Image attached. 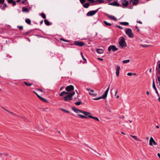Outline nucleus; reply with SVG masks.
Listing matches in <instances>:
<instances>
[{
    "label": "nucleus",
    "mask_w": 160,
    "mask_h": 160,
    "mask_svg": "<svg viewBox=\"0 0 160 160\" xmlns=\"http://www.w3.org/2000/svg\"><path fill=\"white\" fill-rule=\"evenodd\" d=\"M75 94V92H74L69 93V92H67L66 91H63L59 94V95L60 96H62L64 95L67 94L65 97H63L62 99L65 101H69L72 99V97Z\"/></svg>",
    "instance_id": "obj_1"
},
{
    "label": "nucleus",
    "mask_w": 160,
    "mask_h": 160,
    "mask_svg": "<svg viewBox=\"0 0 160 160\" xmlns=\"http://www.w3.org/2000/svg\"><path fill=\"white\" fill-rule=\"evenodd\" d=\"M72 109L75 112L77 113L81 112L83 113L85 115V116L79 114H78V116H79L82 119L88 118V117L87 116L88 115V114H91V113L90 112L79 110L78 109L73 107L72 108Z\"/></svg>",
    "instance_id": "obj_2"
},
{
    "label": "nucleus",
    "mask_w": 160,
    "mask_h": 160,
    "mask_svg": "<svg viewBox=\"0 0 160 160\" xmlns=\"http://www.w3.org/2000/svg\"><path fill=\"white\" fill-rule=\"evenodd\" d=\"M109 87H110V85L109 86L108 88L105 92L103 94H102L100 97L97 98H93V99L94 100H98L100 99L101 98H103V99L106 98L107 97V95L108 94V92L109 90Z\"/></svg>",
    "instance_id": "obj_3"
},
{
    "label": "nucleus",
    "mask_w": 160,
    "mask_h": 160,
    "mask_svg": "<svg viewBox=\"0 0 160 160\" xmlns=\"http://www.w3.org/2000/svg\"><path fill=\"white\" fill-rule=\"evenodd\" d=\"M125 32L126 34L130 38H132L133 37L134 35L131 29L127 28L125 31Z\"/></svg>",
    "instance_id": "obj_4"
},
{
    "label": "nucleus",
    "mask_w": 160,
    "mask_h": 160,
    "mask_svg": "<svg viewBox=\"0 0 160 160\" xmlns=\"http://www.w3.org/2000/svg\"><path fill=\"white\" fill-rule=\"evenodd\" d=\"M121 39L119 42V44L122 48L125 47L127 46V44L125 41V39L123 37H121Z\"/></svg>",
    "instance_id": "obj_5"
},
{
    "label": "nucleus",
    "mask_w": 160,
    "mask_h": 160,
    "mask_svg": "<svg viewBox=\"0 0 160 160\" xmlns=\"http://www.w3.org/2000/svg\"><path fill=\"white\" fill-rule=\"evenodd\" d=\"M118 48L115 45H111L108 48V51L110 52L112 50L113 52H115L118 50Z\"/></svg>",
    "instance_id": "obj_6"
},
{
    "label": "nucleus",
    "mask_w": 160,
    "mask_h": 160,
    "mask_svg": "<svg viewBox=\"0 0 160 160\" xmlns=\"http://www.w3.org/2000/svg\"><path fill=\"white\" fill-rule=\"evenodd\" d=\"M99 8L97 9L96 10L90 11L87 13L88 16H92L94 15L98 10Z\"/></svg>",
    "instance_id": "obj_7"
},
{
    "label": "nucleus",
    "mask_w": 160,
    "mask_h": 160,
    "mask_svg": "<svg viewBox=\"0 0 160 160\" xmlns=\"http://www.w3.org/2000/svg\"><path fill=\"white\" fill-rule=\"evenodd\" d=\"M74 89V86L72 85H69L66 87L65 88L66 90L67 91V92H69L73 90Z\"/></svg>",
    "instance_id": "obj_8"
},
{
    "label": "nucleus",
    "mask_w": 160,
    "mask_h": 160,
    "mask_svg": "<svg viewBox=\"0 0 160 160\" xmlns=\"http://www.w3.org/2000/svg\"><path fill=\"white\" fill-rule=\"evenodd\" d=\"M74 42L76 45L80 47L83 46L85 45V44L83 42L81 41H75Z\"/></svg>",
    "instance_id": "obj_9"
},
{
    "label": "nucleus",
    "mask_w": 160,
    "mask_h": 160,
    "mask_svg": "<svg viewBox=\"0 0 160 160\" xmlns=\"http://www.w3.org/2000/svg\"><path fill=\"white\" fill-rule=\"evenodd\" d=\"M152 143H153L154 145H157V143L155 142L152 137H151L149 140V145L150 146H152L153 145Z\"/></svg>",
    "instance_id": "obj_10"
},
{
    "label": "nucleus",
    "mask_w": 160,
    "mask_h": 160,
    "mask_svg": "<svg viewBox=\"0 0 160 160\" xmlns=\"http://www.w3.org/2000/svg\"><path fill=\"white\" fill-rule=\"evenodd\" d=\"M121 2L122 6L124 7H127L129 4L128 1L126 0H121Z\"/></svg>",
    "instance_id": "obj_11"
},
{
    "label": "nucleus",
    "mask_w": 160,
    "mask_h": 160,
    "mask_svg": "<svg viewBox=\"0 0 160 160\" xmlns=\"http://www.w3.org/2000/svg\"><path fill=\"white\" fill-rule=\"evenodd\" d=\"M129 2L130 3L132 2L133 5L136 6L138 4L139 0H130Z\"/></svg>",
    "instance_id": "obj_12"
},
{
    "label": "nucleus",
    "mask_w": 160,
    "mask_h": 160,
    "mask_svg": "<svg viewBox=\"0 0 160 160\" xmlns=\"http://www.w3.org/2000/svg\"><path fill=\"white\" fill-rule=\"evenodd\" d=\"M109 4L112 6H117L118 7L121 6V5H120L119 3H118L116 1H114L113 2L110 3Z\"/></svg>",
    "instance_id": "obj_13"
},
{
    "label": "nucleus",
    "mask_w": 160,
    "mask_h": 160,
    "mask_svg": "<svg viewBox=\"0 0 160 160\" xmlns=\"http://www.w3.org/2000/svg\"><path fill=\"white\" fill-rule=\"evenodd\" d=\"M158 66H157L156 70L157 71L160 72V61H158L157 62Z\"/></svg>",
    "instance_id": "obj_14"
},
{
    "label": "nucleus",
    "mask_w": 160,
    "mask_h": 160,
    "mask_svg": "<svg viewBox=\"0 0 160 160\" xmlns=\"http://www.w3.org/2000/svg\"><path fill=\"white\" fill-rule=\"evenodd\" d=\"M87 116L88 117V118H92L96 121H99V119L97 117H92V116L90 115V114H88V115H87Z\"/></svg>",
    "instance_id": "obj_15"
},
{
    "label": "nucleus",
    "mask_w": 160,
    "mask_h": 160,
    "mask_svg": "<svg viewBox=\"0 0 160 160\" xmlns=\"http://www.w3.org/2000/svg\"><path fill=\"white\" fill-rule=\"evenodd\" d=\"M87 90L88 91H90L91 92H89V94L90 95H94V96H96V95H97V94L96 93H93V92H94L93 90L90 89H89L88 88H87Z\"/></svg>",
    "instance_id": "obj_16"
},
{
    "label": "nucleus",
    "mask_w": 160,
    "mask_h": 160,
    "mask_svg": "<svg viewBox=\"0 0 160 160\" xmlns=\"http://www.w3.org/2000/svg\"><path fill=\"white\" fill-rule=\"evenodd\" d=\"M120 69V67L119 66H117L116 70V74L117 76L118 77L119 75V71Z\"/></svg>",
    "instance_id": "obj_17"
},
{
    "label": "nucleus",
    "mask_w": 160,
    "mask_h": 160,
    "mask_svg": "<svg viewBox=\"0 0 160 160\" xmlns=\"http://www.w3.org/2000/svg\"><path fill=\"white\" fill-rule=\"evenodd\" d=\"M107 16L109 18L113 20L116 21L117 20V18L113 16L110 15L109 14H107Z\"/></svg>",
    "instance_id": "obj_18"
},
{
    "label": "nucleus",
    "mask_w": 160,
    "mask_h": 160,
    "mask_svg": "<svg viewBox=\"0 0 160 160\" xmlns=\"http://www.w3.org/2000/svg\"><path fill=\"white\" fill-rule=\"evenodd\" d=\"M96 51L97 53L99 54H102L104 52L103 50L102 49H97Z\"/></svg>",
    "instance_id": "obj_19"
},
{
    "label": "nucleus",
    "mask_w": 160,
    "mask_h": 160,
    "mask_svg": "<svg viewBox=\"0 0 160 160\" xmlns=\"http://www.w3.org/2000/svg\"><path fill=\"white\" fill-rule=\"evenodd\" d=\"M22 11L23 12H29V9L25 7H23L22 9Z\"/></svg>",
    "instance_id": "obj_20"
},
{
    "label": "nucleus",
    "mask_w": 160,
    "mask_h": 160,
    "mask_svg": "<svg viewBox=\"0 0 160 160\" xmlns=\"http://www.w3.org/2000/svg\"><path fill=\"white\" fill-rule=\"evenodd\" d=\"M106 108L109 112H112V111L111 110V108L108 105L106 104Z\"/></svg>",
    "instance_id": "obj_21"
},
{
    "label": "nucleus",
    "mask_w": 160,
    "mask_h": 160,
    "mask_svg": "<svg viewBox=\"0 0 160 160\" xmlns=\"http://www.w3.org/2000/svg\"><path fill=\"white\" fill-rule=\"evenodd\" d=\"M120 24L121 25L127 26L129 25V23L127 22H121L120 23Z\"/></svg>",
    "instance_id": "obj_22"
},
{
    "label": "nucleus",
    "mask_w": 160,
    "mask_h": 160,
    "mask_svg": "<svg viewBox=\"0 0 160 160\" xmlns=\"http://www.w3.org/2000/svg\"><path fill=\"white\" fill-rule=\"evenodd\" d=\"M130 136L131 137L133 138L135 140L138 141H141V140L140 139H139L137 138V137L136 136H133V135H130Z\"/></svg>",
    "instance_id": "obj_23"
},
{
    "label": "nucleus",
    "mask_w": 160,
    "mask_h": 160,
    "mask_svg": "<svg viewBox=\"0 0 160 160\" xmlns=\"http://www.w3.org/2000/svg\"><path fill=\"white\" fill-rule=\"evenodd\" d=\"M8 154L7 153H0V156L3 158H4L5 156H8Z\"/></svg>",
    "instance_id": "obj_24"
},
{
    "label": "nucleus",
    "mask_w": 160,
    "mask_h": 160,
    "mask_svg": "<svg viewBox=\"0 0 160 160\" xmlns=\"http://www.w3.org/2000/svg\"><path fill=\"white\" fill-rule=\"evenodd\" d=\"M89 5L90 4L89 3H86L84 4L83 5V6L84 8H87L89 7Z\"/></svg>",
    "instance_id": "obj_25"
},
{
    "label": "nucleus",
    "mask_w": 160,
    "mask_h": 160,
    "mask_svg": "<svg viewBox=\"0 0 160 160\" xmlns=\"http://www.w3.org/2000/svg\"><path fill=\"white\" fill-rule=\"evenodd\" d=\"M25 22L27 23L29 25H30L31 24V21L30 19H26L25 20Z\"/></svg>",
    "instance_id": "obj_26"
},
{
    "label": "nucleus",
    "mask_w": 160,
    "mask_h": 160,
    "mask_svg": "<svg viewBox=\"0 0 160 160\" xmlns=\"http://www.w3.org/2000/svg\"><path fill=\"white\" fill-rule=\"evenodd\" d=\"M44 21L46 25L48 26L50 25V22L48 20L45 19Z\"/></svg>",
    "instance_id": "obj_27"
},
{
    "label": "nucleus",
    "mask_w": 160,
    "mask_h": 160,
    "mask_svg": "<svg viewBox=\"0 0 160 160\" xmlns=\"http://www.w3.org/2000/svg\"><path fill=\"white\" fill-rule=\"evenodd\" d=\"M152 87L154 90H156L157 89L155 85V83L154 81L153 80L152 82Z\"/></svg>",
    "instance_id": "obj_28"
},
{
    "label": "nucleus",
    "mask_w": 160,
    "mask_h": 160,
    "mask_svg": "<svg viewBox=\"0 0 160 160\" xmlns=\"http://www.w3.org/2000/svg\"><path fill=\"white\" fill-rule=\"evenodd\" d=\"M104 23L107 26H110L112 25V24L110 23H108L106 21H104Z\"/></svg>",
    "instance_id": "obj_29"
},
{
    "label": "nucleus",
    "mask_w": 160,
    "mask_h": 160,
    "mask_svg": "<svg viewBox=\"0 0 160 160\" xmlns=\"http://www.w3.org/2000/svg\"><path fill=\"white\" fill-rule=\"evenodd\" d=\"M130 61V60L127 59V60H123L122 61V63L124 64L127 63L129 62Z\"/></svg>",
    "instance_id": "obj_30"
},
{
    "label": "nucleus",
    "mask_w": 160,
    "mask_h": 160,
    "mask_svg": "<svg viewBox=\"0 0 160 160\" xmlns=\"http://www.w3.org/2000/svg\"><path fill=\"white\" fill-rule=\"evenodd\" d=\"M41 15L43 19H45L46 18V15L44 13H42L41 14Z\"/></svg>",
    "instance_id": "obj_31"
},
{
    "label": "nucleus",
    "mask_w": 160,
    "mask_h": 160,
    "mask_svg": "<svg viewBox=\"0 0 160 160\" xmlns=\"http://www.w3.org/2000/svg\"><path fill=\"white\" fill-rule=\"evenodd\" d=\"M23 82L25 83V84L26 86H31L32 85V83H28V82Z\"/></svg>",
    "instance_id": "obj_32"
},
{
    "label": "nucleus",
    "mask_w": 160,
    "mask_h": 160,
    "mask_svg": "<svg viewBox=\"0 0 160 160\" xmlns=\"http://www.w3.org/2000/svg\"><path fill=\"white\" fill-rule=\"evenodd\" d=\"M82 102L81 101L76 102H75V104L77 105H79L80 104H82Z\"/></svg>",
    "instance_id": "obj_33"
},
{
    "label": "nucleus",
    "mask_w": 160,
    "mask_h": 160,
    "mask_svg": "<svg viewBox=\"0 0 160 160\" xmlns=\"http://www.w3.org/2000/svg\"><path fill=\"white\" fill-rule=\"evenodd\" d=\"M61 110L64 112H66V113H69V111L67 110H66L64 109H63V108H61Z\"/></svg>",
    "instance_id": "obj_34"
},
{
    "label": "nucleus",
    "mask_w": 160,
    "mask_h": 160,
    "mask_svg": "<svg viewBox=\"0 0 160 160\" xmlns=\"http://www.w3.org/2000/svg\"><path fill=\"white\" fill-rule=\"evenodd\" d=\"M40 99L41 100H42V101L44 102H47V100L45 98H42V97H40Z\"/></svg>",
    "instance_id": "obj_35"
},
{
    "label": "nucleus",
    "mask_w": 160,
    "mask_h": 160,
    "mask_svg": "<svg viewBox=\"0 0 160 160\" xmlns=\"http://www.w3.org/2000/svg\"><path fill=\"white\" fill-rule=\"evenodd\" d=\"M7 7V5L5 3H4L3 4L2 7L1 8V9L2 10L4 9L5 8H6Z\"/></svg>",
    "instance_id": "obj_36"
},
{
    "label": "nucleus",
    "mask_w": 160,
    "mask_h": 160,
    "mask_svg": "<svg viewBox=\"0 0 160 160\" xmlns=\"http://www.w3.org/2000/svg\"><path fill=\"white\" fill-rule=\"evenodd\" d=\"M159 74L160 75V71L159 72ZM157 79H158V80L159 82V86H160V76H157Z\"/></svg>",
    "instance_id": "obj_37"
},
{
    "label": "nucleus",
    "mask_w": 160,
    "mask_h": 160,
    "mask_svg": "<svg viewBox=\"0 0 160 160\" xmlns=\"http://www.w3.org/2000/svg\"><path fill=\"white\" fill-rule=\"evenodd\" d=\"M7 0V1L9 3H12L13 1V0Z\"/></svg>",
    "instance_id": "obj_38"
},
{
    "label": "nucleus",
    "mask_w": 160,
    "mask_h": 160,
    "mask_svg": "<svg viewBox=\"0 0 160 160\" xmlns=\"http://www.w3.org/2000/svg\"><path fill=\"white\" fill-rule=\"evenodd\" d=\"M96 1H98L100 3H102L104 2V1L102 0H96Z\"/></svg>",
    "instance_id": "obj_39"
},
{
    "label": "nucleus",
    "mask_w": 160,
    "mask_h": 160,
    "mask_svg": "<svg viewBox=\"0 0 160 160\" xmlns=\"http://www.w3.org/2000/svg\"><path fill=\"white\" fill-rule=\"evenodd\" d=\"M80 0V2L82 4H83L85 1V0Z\"/></svg>",
    "instance_id": "obj_40"
},
{
    "label": "nucleus",
    "mask_w": 160,
    "mask_h": 160,
    "mask_svg": "<svg viewBox=\"0 0 160 160\" xmlns=\"http://www.w3.org/2000/svg\"><path fill=\"white\" fill-rule=\"evenodd\" d=\"M60 40H62L64 42H69V41L68 40H66L63 38H61L60 39Z\"/></svg>",
    "instance_id": "obj_41"
},
{
    "label": "nucleus",
    "mask_w": 160,
    "mask_h": 160,
    "mask_svg": "<svg viewBox=\"0 0 160 160\" xmlns=\"http://www.w3.org/2000/svg\"><path fill=\"white\" fill-rule=\"evenodd\" d=\"M133 74L132 72H128L127 73V75L129 76H131Z\"/></svg>",
    "instance_id": "obj_42"
},
{
    "label": "nucleus",
    "mask_w": 160,
    "mask_h": 160,
    "mask_svg": "<svg viewBox=\"0 0 160 160\" xmlns=\"http://www.w3.org/2000/svg\"><path fill=\"white\" fill-rule=\"evenodd\" d=\"M81 55L83 59L84 60H86V59L84 58V57L83 55V53L82 52L81 53Z\"/></svg>",
    "instance_id": "obj_43"
},
{
    "label": "nucleus",
    "mask_w": 160,
    "mask_h": 160,
    "mask_svg": "<svg viewBox=\"0 0 160 160\" xmlns=\"http://www.w3.org/2000/svg\"><path fill=\"white\" fill-rule=\"evenodd\" d=\"M4 0H0V3L3 4L4 3Z\"/></svg>",
    "instance_id": "obj_44"
},
{
    "label": "nucleus",
    "mask_w": 160,
    "mask_h": 160,
    "mask_svg": "<svg viewBox=\"0 0 160 160\" xmlns=\"http://www.w3.org/2000/svg\"><path fill=\"white\" fill-rule=\"evenodd\" d=\"M12 3L13 6H15L16 5V2L15 1H13Z\"/></svg>",
    "instance_id": "obj_45"
},
{
    "label": "nucleus",
    "mask_w": 160,
    "mask_h": 160,
    "mask_svg": "<svg viewBox=\"0 0 160 160\" xmlns=\"http://www.w3.org/2000/svg\"><path fill=\"white\" fill-rule=\"evenodd\" d=\"M117 27H118V28H119L120 29H123V28L121 26H117Z\"/></svg>",
    "instance_id": "obj_46"
},
{
    "label": "nucleus",
    "mask_w": 160,
    "mask_h": 160,
    "mask_svg": "<svg viewBox=\"0 0 160 160\" xmlns=\"http://www.w3.org/2000/svg\"><path fill=\"white\" fill-rule=\"evenodd\" d=\"M6 111L7 112H8L10 114H12V112H11L10 111H9L7 110H6Z\"/></svg>",
    "instance_id": "obj_47"
},
{
    "label": "nucleus",
    "mask_w": 160,
    "mask_h": 160,
    "mask_svg": "<svg viewBox=\"0 0 160 160\" xmlns=\"http://www.w3.org/2000/svg\"><path fill=\"white\" fill-rule=\"evenodd\" d=\"M36 94L37 95V96H38V97L40 98V97H41L37 93L35 92Z\"/></svg>",
    "instance_id": "obj_48"
},
{
    "label": "nucleus",
    "mask_w": 160,
    "mask_h": 160,
    "mask_svg": "<svg viewBox=\"0 0 160 160\" xmlns=\"http://www.w3.org/2000/svg\"><path fill=\"white\" fill-rule=\"evenodd\" d=\"M98 59L100 61H103V59L100 58H98Z\"/></svg>",
    "instance_id": "obj_49"
},
{
    "label": "nucleus",
    "mask_w": 160,
    "mask_h": 160,
    "mask_svg": "<svg viewBox=\"0 0 160 160\" xmlns=\"http://www.w3.org/2000/svg\"><path fill=\"white\" fill-rule=\"evenodd\" d=\"M135 28H136V29H137V31H138H138H139L140 29H139V28H138V26H136L135 27Z\"/></svg>",
    "instance_id": "obj_50"
},
{
    "label": "nucleus",
    "mask_w": 160,
    "mask_h": 160,
    "mask_svg": "<svg viewBox=\"0 0 160 160\" xmlns=\"http://www.w3.org/2000/svg\"><path fill=\"white\" fill-rule=\"evenodd\" d=\"M137 22L140 24H142V22L141 21H137Z\"/></svg>",
    "instance_id": "obj_51"
},
{
    "label": "nucleus",
    "mask_w": 160,
    "mask_h": 160,
    "mask_svg": "<svg viewBox=\"0 0 160 160\" xmlns=\"http://www.w3.org/2000/svg\"><path fill=\"white\" fill-rule=\"evenodd\" d=\"M155 90V91L156 93L158 95V96H159L158 93V91L157 89L156 90Z\"/></svg>",
    "instance_id": "obj_52"
},
{
    "label": "nucleus",
    "mask_w": 160,
    "mask_h": 160,
    "mask_svg": "<svg viewBox=\"0 0 160 160\" xmlns=\"http://www.w3.org/2000/svg\"><path fill=\"white\" fill-rule=\"evenodd\" d=\"M90 1L92 3H93L94 2H96V1H95L94 0H91V1Z\"/></svg>",
    "instance_id": "obj_53"
},
{
    "label": "nucleus",
    "mask_w": 160,
    "mask_h": 160,
    "mask_svg": "<svg viewBox=\"0 0 160 160\" xmlns=\"http://www.w3.org/2000/svg\"><path fill=\"white\" fill-rule=\"evenodd\" d=\"M140 45L143 47H147V46H146L145 45Z\"/></svg>",
    "instance_id": "obj_54"
},
{
    "label": "nucleus",
    "mask_w": 160,
    "mask_h": 160,
    "mask_svg": "<svg viewBox=\"0 0 160 160\" xmlns=\"http://www.w3.org/2000/svg\"><path fill=\"white\" fill-rule=\"evenodd\" d=\"M43 22V20H42L40 22V24H42Z\"/></svg>",
    "instance_id": "obj_55"
},
{
    "label": "nucleus",
    "mask_w": 160,
    "mask_h": 160,
    "mask_svg": "<svg viewBox=\"0 0 160 160\" xmlns=\"http://www.w3.org/2000/svg\"><path fill=\"white\" fill-rule=\"evenodd\" d=\"M115 95H116V94H117V92H118V91L117 90H115Z\"/></svg>",
    "instance_id": "obj_56"
},
{
    "label": "nucleus",
    "mask_w": 160,
    "mask_h": 160,
    "mask_svg": "<svg viewBox=\"0 0 160 160\" xmlns=\"http://www.w3.org/2000/svg\"><path fill=\"white\" fill-rule=\"evenodd\" d=\"M146 93L148 95H149V93L148 91H146Z\"/></svg>",
    "instance_id": "obj_57"
},
{
    "label": "nucleus",
    "mask_w": 160,
    "mask_h": 160,
    "mask_svg": "<svg viewBox=\"0 0 160 160\" xmlns=\"http://www.w3.org/2000/svg\"><path fill=\"white\" fill-rule=\"evenodd\" d=\"M28 33L27 32H26L25 33H22V34H24V35H27Z\"/></svg>",
    "instance_id": "obj_58"
},
{
    "label": "nucleus",
    "mask_w": 160,
    "mask_h": 160,
    "mask_svg": "<svg viewBox=\"0 0 160 160\" xmlns=\"http://www.w3.org/2000/svg\"><path fill=\"white\" fill-rule=\"evenodd\" d=\"M25 2V1L24 0V1L22 0V1L21 2H22V3H24Z\"/></svg>",
    "instance_id": "obj_59"
},
{
    "label": "nucleus",
    "mask_w": 160,
    "mask_h": 160,
    "mask_svg": "<svg viewBox=\"0 0 160 160\" xmlns=\"http://www.w3.org/2000/svg\"><path fill=\"white\" fill-rule=\"evenodd\" d=\"M158 156L159 157V158H160V154L159 153H158Z\"/></svg>",
    "instance_id": "obj_60"
},
{
    "label": "nucleus",
    "mask_w": 160,
    "mask_h": 160,
    "mask_svg": "<svg viewBox=\"0 0 160 160\" xmlns=\"http://www.w3.org/2000/svg\"><path fill=\"white\" fill-rule=\"evenodd\" d=\"M151 71H152V68H150V69H149V72L150 73H151Z\"/></svg>",
    "instance_id": "obj_61"
},
{
    "label": "nucleus",
    "mask_w": 160,
    "mask_h": 160,
    "mask_svg": "<svg viewBox=\"0 0 160 160\" xmlns=\"http://www.w3.org/2000/svg\"><path fill=\"white\" fill-rule=\"evenodd\" d=\"M38 90L42 92V90L41 89H39Z\"/></svg>",
    "instance_id": "obj_62"
},
{
    "label": "nucleus",
    "mask_w": 160,
    "mask_h": 160,
    "mask_svg": "<svg viewBox=\"0 0 160 160\" xmlns=\"http://www.w3.org/2000/svg\"><path fill=\"white\" fill-rule=\"evenodd\" d=\"M156 127L157 128H159V126H158V125H157V126H156Z\"/></svg>",
    "instance_id": "obj_63"
},
{
    "label": "nucleus",
    "mask_w": 160,
    "mask_h": 160,
    "mask_svg": "<svg viewBox=\"0 0 160 160\" xmlns=\"http://www.w3.org/2000/svg\"><path fill=\"white\" fill-rule=\"evenodd\" d=\"M158 100L160 102V97L158 98Z\"/></svg>",
    "instance_id": "obj_64"
}]
</instances>
